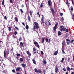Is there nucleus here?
<instances>
[{"instance_id": "1", "label": "nucleus", "mask_w": 74, "mask_h": 74, "mask_svg": "<svg viewBox=\"0 0 74 74\" xmlns=\"http://www.w3.org/2000/svg\"><path fill=\"white\" fill-rule=\"evenodd\" d=\"M33 25L34 26L33 29L34 30H36V29H38L40 28L39 24H38V23L37 22H34Z\"/></svg>"}, {"instance_id": "2", "label": "nucleus", "mask_w": 74, "mask_h": 74, "mask_svg": "<svg viewBox=\"0 0 74 74\" xmlns=\"http://www.w3.org/2000/svg\"><path fill=\"white\" fill-rule=\"evenodd\" d=\"M64 26L62 25L60 26V28H61L60 29V30L61 32H62V31H65L66 32H69V30L68 29H66V28H64Z\"/></svg>"}, {"instance_id": "3", "label": "nucleus", "mask_w": 74, "mask_h": 74, "mask_svg": "<svg viewBox=\"0 0 74 74\" xmlns=\"http://www.w3.org/2000/svg\"><path fill=\"white\" fill-rule=\"evenodd\" d=\"M58 22H57L55 24V26H54L53 27V32H56V27H58Z\"/></svg>"}, {"instance_id": "4", "label": "nucleus", "mask_w": 74, "mask_h": 74, "mask_svg": "<svg viewBox=\"0 0 74 74\" xmlns=\"http://www.w3.org/2000/svg\"><path fill=\"white\" fill-rule=\"evenodd\" d=\"M50 10L51 12L53 15H55V11L54 10V9L53 8H51Z\"/></svg>"}, {"instance_id": "5", "label": "nucleus", "mask_w": 74, "mask_h": 74, "mask_svg": "<svg viewBox=\"0 0 74 74\" xmlns=\"http://www.w3.org/2000/svg\"><path fill=\"white\" fill-rule=\"evenodd\" d=\"M58 69H59V68L58 67V66H56L55 68V71L56 72V73H58Z\"/></svg>"}, {"instance_id": "6", "label": "nucleus", "mask_w": 74, "mask_h": 74, "mask_svg": "<svg viewBox=\"0 0 74 74\" xmlns=\"http://www.w3.org/2000/svg\"><path fill=\"white\" fill-rule=\"evenodd\" d=\"M66 41L67 44L68 45H69V43H70V40L68 39H66Z\"/></svg>"}, {"instance_id": "7", "label": "nucleus", "mask_w": 74, "mask_h": 74, "mask_svg": "<svg viewBox=\"0 0 74 74\" xmlns=\"http://www.w3.org/2000/svg\"><path fill=\"white\" fill-rule=\"evenodd\" d=\"M42 16L41 21H42V23H45L44 22V15H42Z\"/></svg>"}, {"instance_id": "8", "label": "nucleus", "mask_w": 74, "mask_h": 74, "mask_svg": "<svg viewBox=\"0 0 74 74\" xmlns=\"http://www.w3.org/2000/svg\"><path fill=\"white\" fill-rule=\"evenodd\" d=\"M61 50L62 51V53H63V54H66V53L64 51V49L63 47H62V49H61Z\"/></svg>"}, {"instance_id": "9", "label": "nucleus", "mask_w": 74, "mask_h": 74, "mask_svg": "<svg viewBox=\"0 0 74 74\" xmlns=\"http://www.w3.org/2000/svg\"><path fill=\"white\" fill-rule=\"evenodd\" d=\"M51 0H49L48 1V4L50 6H51Z\"/></svg>"}, {"instance_id": "10", "label": "nucleus", "mask_w": 74, "mask_h": 74, "mask_svg": "<svg viewBox=\"0 0 74 74\" xmlns=\"http://www.w3.org/2000/svg\"><path fill=\"white\" fill-rule=\"evenodd\" d=\"M32 62L34 64H36V60H35V59L34 58L32 59Z\"/></svg>"}, {"instance_id": "11", "label": "nucleus", "mask_w": 74, "mask_h": 74, "mask_svg": "<svg viewBox=\"0 0 74 74\" xmlns=\"http://www.w3.org/2000/svg\"><path fill=\"white\" fill-rule=\"evenodd\" d=\"M58 50L56 51L55 52L54 54V55H55V56H56V55H58Z\"/></svg>"}, {"instance_id": "12", "label": "nucleus", "mask_w": 74, "mask_h": 74, "mask_svg": "<svg viewBox=\"0 0 74 74\" xmlns=\"http://www.w3.org/2000/svg\"><path fill=\"white\" fill-rule=\"evenodd\" d=\"M27 54H28V55H29V56H31L32 54H31V53H30V52H29V51H27Z\"/></svg>"}, {"instance_id": "13", "label": "nucleus", "mask_w": 74, "mask_h": 74, "mask_svg": "<svg viewBox=\"0 0 74 74\" xmlns=\"http://www.w3.org/2000/svg\"><path fill=\"white\" fill-rule=\"evenodd\" d=\"M58 36H61L62 35V32L60 31H58Z\"/></svg>"}, {"instance_id": "14", "label": "nucleus", "mask_w": 74, "mask_h": 74, "mask_svg": "<svg viewBox=\"0 0 74 74\" xmlns=\"http://www.w3.org/2000/svg\"><path fill=\"white\" fill-rule=\"evenodd\" d=\"M29 14L31 15V16H32V14H33V11L30 10L29 11Z\"/></svg>"}, {"instance_id": "15", "label": "nucleus", "mask_w": 74, "mask_h": 74, "mask_svg": "<svg viewBox=\"0 0 74 74\" xmlns=\"http://www.w3.org/2000/svg\"><path fill=\"white\" fill-rule=\"evenodd\" d=\"M43 62L44 64H47V61H46V60H43Z\"/></svg>"}, {"instance_id": "16", "label": "nucleus", "mask_w": 74, "mask_h": 74, "mask_svg": "<svg viewBox=\"0 0 74 74\" xmlns=\"http://www.w3.org/2000/svg\"><path fill=\"white\" fill-rule=\"evenodd\" d=\"M14 19L15 20V21L16 22H18V18L16 17L14 18Z\"/></svg>"}, {"instance_id": "17", "label": "nucleus", "mask_w": 74, "mask_h": 74, "mask_svg": "<svg viewBox=\"0 0 74 74\" xmlns=\"http://www.w3.org/2000/svg\"><path fill=\"white\" fill-rule=\"evenodd\" d=\"M21 67H18V68L16 69V71H19L20 70H21Z\"/></svg>"}, {"instance_id": "18", "label": "nucleus", "mask_w": 74, "mask_h": 74, "mask_svg": "<svg viewBox=\"0 0 74 74\" xmlns=\"http://www.w3.org/2000/svg\"><path fill=\"white\" fill-rule=\"evenodd\" d=\"M20 45L21 47H22L23 45V43L22 42H21L20 43Z\"/></svg>"}, {"instance_id": "19", "label": "nucleus", "mask_w": 74, "mask_h": 74, "mask_svg": "<svg viewBox=\"0 0 74 74\" xmlns=\"http://www.w3.org/2000/svg\"><path fill=\"white\" fill-rule=\"evenodd\" d=\"M66 69L67 71H70V70H71V69L69 67H67L66 68Z\"/></svg>"}, {"instance_id": "20", "label": "nucleus", "mask_w": 74, "mask_h": 74, "mask_svg": "<svg viewBox=\"0 0 74 74\" xmlns=\"http://www.w3.org/2000/svg\"><path fill=\"white\" fill-rule=\"evenodd\" d=\"M34 70L36 73H38V70L36 69H35Z\"/></svg>"}, {"instance_id": "21", "label": "nucleus", "mask_w": 74, "mask_h": 74, "mask_svg": "<svg viewBox=\"0 0 74 74\" xmlns=\"http://www.w3.org/2000/svg\"><path fill=\"white\" fill-rule=\"evenodd\" d=\"M35 46H36V47H37V48H40V45H39L38 43L36 45H35Z\"/></svg>"}, {"instance_id": "22", "label": "nucleus", "mask_w": 74, "mask_h": 74, "mask_svg": "<svg viewBox=\"0 0 74 74\" xmlns=\"http://www.w3.org/2000/svg\"><path fill=\"white\" fill-rule=\"evenodd\" d=\"M20 62H23V59L22 58H21L20 59Z\"/></svg>"}, {"instance_id": "23", "label": "nucleus", "mask_w": 74, "mask_h": 74, "mask_svg": "<svg viewBox=\"0 0 74 74\" xmlns=\"http://www.w3.org/2000/svg\"><path fill=\"white\" fill-rule=\"evenodd\" d=\"M62 44L63 45H66V43L65 42V41H64L62 42Z\"/></svg>"}, {"instance_id": "24", "label": "nucleus", "mask_w": 74, "mask_h": 74, "mask_svg": "<svg viewBox=\"0 0 74 74\" xmlns=\"http://www.w3.org/2000/svg\"><path fill=\"white\" fill-rule=\"evenodd\" d=\"M7 55H9L10 54V51H9V50H8V51H6Z\"/></svg>"}, {"instance_id": "25", "label": "nucleus", "mask_w": 74, "mask_h": 74, "mask_svg": "<svg viewBox=\"0 0 74 74\" xmlns=\"http://www.w3.org/2000/svg\"><path fill=\"white\" fill-rule=\"evenodd\" d=\"M17 34H18V32L16 31H15L14 32V35L15 36H16Z\"/></svg>"}, {"instance_id": "26", "label": "nucleus", "mask_w": 74, "mask_h": 74, "mask_svg": "<svg viewBox=\"0 0 74 74\" xmlns=\"http://www.w3.org/2000/svg\"><path fill=\"white\" fill-rule=\"evenodd\" d=\"M38 73H42V71L40 69H38Z\"/></svg>"}, {"instance_id": "27", "label": "nucleus", "mask_w": 74, "mask_h": 74, "mask_svg": "<svg viewBox=\"0 0 74 74\" xmlns=\"http://www.w3.org/2000/svg\"><path fill=\"white\" fill-rule=\"evenodd\" d=\"M22 40V37H21V36L19 38L18 40L19 41H21Z\"/></svg>"}, {"instance_id": "28", "label": "nucleus", "mask_w": 74, "mask_h": 74, "mask_svg": "<svg viewBox=\"0 0 74 74\" xmlns=\"http://www.w3.org/2000/svg\"><path fill=\"white\" fill-rule=\"evenodd\" d=\"M42 43H44V38H42Z\"/></svg>"}, {"instance_id": "29", "label": "nucleus", "mask_w": 74, "mask_h": 74, "mask_svg": "<svg viewBox=\"0 0 74 74\" xmlns=\"http://www.w3.org/2000/svg\"><path fill=\"white\" fill-rule=\"evenodd\" d=\"M21 66L25 68V65L24 64H22Z\"/></svg>"}, {"instance_id": "30", "label": "nucleus", "mask_w": 74, "mask_h": 74, "mask_svg": "<svg viewBox=\"0 0 74 74\" xmlns=\"http://www.w3.org/2000/svg\"><path fill=\"white\" fill-rule=\"evenodd\" d=\"M25 28L26 29H29V26L28 25H27L25 26Z\"/></svg>"}, {"instance_id": "31", "label": "nucleus", "mask_w": 74, "mask_h": 74, "mask_svg": "<svg viewBox=\"0 0 74 74\" xmlns=\"http://www.w3.org/2000/svg\"><path fill=\"white\" fill-rule=\"evenodd\" d=\"M64 58H62V60L61 61V62H63V61H64Z\"/></svg>"}, {"instance_id": "32", "label": "nucleus", "mask_w": 74, "mask_h": 74, "mask_svg": "<svg viewBox=\"0 0 74 74\" xmlns=\"http://www.w3.org/2000/svg\"><path fill=\"white\" fill-rule=\"evenodd\" d=\"M5 55H6V53H5V51H4V57H5V58H6V56H5Z\"/></svg>"}, {"instance_id": "33", "label": "nucleus", "mask_w": 74, "mask_h": 74, "mask_svg": "<svg viewBox=\"0 0 74 74\" xmlns=\"http://www.w3.org/2000/svg\"><path fill=\"white\" fill-rule=\"evenodd\" d=\"M28 21H30V16L28 15Z\"/></svg>"}, {"instance_id": "34", "label": "nucleus", "mask_w": 74, "mask_h": 74, "mask_svg": "<svg viewBox=\"0 0 74 74\" xmlns=\"http://www.w3.org/2000/svg\"><path fill=\"white\" fill-rule=\"evenodd\" d=\"M2 5H4V0H3L2 3Z\"/></svg>"}, {"instance_id": "35", "label": "nucleus", "mask_w": 74, "mask_h": 74, "mask_svg": "<svg viewBox=\"0 0 74 74\" xmlns=\"http://www.w3.org/2000/svg\"><path fill=\"white\" fill-rule=\"evenodd\" d=\"M34 45H37L38 44V42H35L34 43Z\"/></svg>"}, {"instance_id": "36", "label": "nucleus", "mask_w": 74, "mask_h": 74, "mask_svg": "<svg viewBox=\"0 0 74 74\" xmlns=\"http://www.w3.org/2000/svg\"><path fill=\"white\" fill-rule=\"evenodd\" d=\"M12 72L15 73V69H13L12 70Z\"/></svg>"}, {"instance_id": "37", "label": "nucleus", "mask_w": 74, "mask_h": 74, "mask_svg": "<svg viewBox=\"0 0 74 74\" xmlns=\"http://www.w3.org/2000/svg\"><path fill=\"white\" fill-rule=\"evenodd\" d=\"M62 70H63L64 71H67V70H66V68H63L62 69Z\"/></svg>"}, {"instance_id": "38", "label": "nucleus", "mask_w": 74, "mask_h": 74, "mask_svg": "<svg viewBox=\"0 0 74 74\" xmlns=\"http://www.w3.org/2000/svg\"><path fill=\"white\" fill-rule=\"evenodd\" d=\"M8 30L10 32L11 30V27H8Z\"/></svg>"}, {"instance_id": "39", "label": "nucleus", "mask_w": 74, "mask_h": 74, "mask_svg": "<svg viewBox=\"0 0 74 74\" xmlns=\"http://www.w3.org/2000/svg\"><path fill=\"white\" fill-rule=\"evenodd\" d=\"M20 10L21 11V13H23V11L22 10V9H20Z\"/></svg>"}, {"instance_id": "40", "label": "nucleus", "mask_w": 74, "mask_h": 74, "mask_svg": "<svg viewBox=\"0 0 74 74\" xmlns=\"http://www.w3.org/2000/svg\"><path fill=\"white\" fill-rule=\"evenodd\" d=\"M45 40H46V41L47 42H48V39L47 38H46Z\"/></svg>"}, {"instance_id": "41", "label": "nucleus", "mask_w": 74, "mask_h": 74, "mask_svg": "<svg viewBox=\"0 0 74 74\" xmlns=\"http://www.w3.org/2000/svg\"><path fill=\"white\" fill-rule=\"evenodd\" d=\"M37 15H39V16L40 18V13H39V12H38L37 13Z\"/></svg>"}, {"instance_id": "42", "label": "nucleus", "mask_w": 74, "mask_h": 74, "mask_svg": "<svg viewBox=\"0 0 74 74\" xmlns=\"http://www.w3.org/2000/svg\"><path fill=\"white\" fill-rule=\"evenodd\" d=\"M16 55L17 56H21V54L18 53L16 54Z\"/></svg>"}, {"instance_id": "43", "label": "nucleus", "mask_w": 74, "mask_h": 74, "mask_svg": "<svg viewBox=\"0 0 74 74\" xmlns=\"http://www.w3.org/2000/svg\"><path fill=\"white\" fill-rule=\"evenodd\" d=\"M33 51H36V48H35V47H34L33 48Z\"/></svg>"}, {"instance_id": "44", "label": "nucleus", "mask_w": 74, "mask_h": 74, "mask_svg": "<svg viewBox=\"0 0 74 74\" xmlns=\"http://www.w3.org/2000/svg\"><path fill=\"white\" fill-rule=\"evenodd\" d=\"M40 7L41 8H42V7H43V5H42V3H41L40 5Z\"/></svg>"}, {"instance_id": "45", "label": "nucleus", "mask_w": 74, "mask_h": 74, "mask_svg": "<svg viewBox=\"0 0 74 74\" xmlns=\"http://www.w3.org/2000/svg\"><path fill=\"white\" fill-rule=\"evenodd\" d=\"M15 29H16V30H19V29L18 28V27H15Z\"/></svg>"}, {"instance_id": "46", "label": "nucleus", "mask_w": 74, "mask_h": 74, "mask_svg": "<svg viewBox=\"0 0 74 74\" xmlns=\"http://www.w3.org/2000/svg\"><path fill=\"white\" fill-rule=\"evenodd\" d=\"M65 37L66 38H67V37H68V34H66V35L65 36Z\"/></svg>"}, {"instance_id": "47", "label": "nucleus", "mask_w": 74, "mask_h": 74, "mask_svg": "<svg viewBox=\"0 0 74 74\" xmlns=\"http://www.w3.org/2000/svg\"><path fill=\"white\" fill-rule=\"evenodd\" d=\"M4 19H5V20H7V16H5L4 17Z\"/></svg>"}, {"instance_id": "48", "label": "nucleus", "mask_w": 74, "mask_h": 74, "mask_svg": "<svg viewBox=\"0 0 74 74\" xmlns=\"http://www.w3.org/2000/svg\"><path fill=\"white\" fill-rule=\"evenodd\" d=\"M41 53L42 55H44V53L43 52V51H41Z\"/></svg>"}, {"instance_id": "49", "label": "nucleus", "mask_w": 74, "mask_h": 74, "mask_svg": "<svg viewBox=\"0 0 74 74\" xmlns=\"http://www.w3.org/2000/svg\"><path fill=\"white\" fill-rule=\"evenodd\" d=\"M68 62H69L70 60V58H68Z\"/></svg>"}, {"instance_id": "50", "label": "nucleus", "mask_w": 74, "mask_h": 74, "mask_svg": "<svg viewBox=\"0 0 74 74\" xmlns=\"http://www.w3.org/2000/svg\"><path fill=\"white\" fill-rule=\"evenodd\" d=\"M21 57H23V54H22V52H21Z\"/></svg>"}, {"instance_id": "51", "label": "nucleus", "mask_w": 74, "mask_h": 74, "mask_svg": "<svg viewBox=\"0 0 74 74\" xmlns=\"http://www.w3.org/2000/svg\"><path fill=\"white\" fill-rule=\"evenodd\" d=\"M72 3V4H74V2L73 1V0H71Z\"/></svg>"}, {"instance_id": "52", "label": "nucleus", "mask_w": 74, "mask_h": 74, "mask_svg": "<svg viewBox=\"0 0 74 74\" xmlns=\"http://www.w3.org/2000/svg\"><path fill=\"white\" fill-rule=\"evenodd\" d=\"M63 13H60V16H63Z\"/></svg>"}, {"instance_id": "53", "label": "nucleus", "mask_w": 74, "mask_h": 74, "mask_svg": "<svg viewBox=\"0 0 74 74\" xmlns=\"http://www.w3.org/2000/svg\"><path fill=\"white\" fill-rule=\"evenodd\" d=\"M74 40H71V43H73V42H74Z\"/></svg>"}, {"instance_id": "54", "label": "nucleus", "mask_w": 74, "mask_h": 74, "mask_svg": "<svg viewBox=\"0 0 74 74\" xmlns=\"http://www.w3.org/2000/svg\"><path fill=\"white\" fill-rule=\"evenodd\" d=\"M71 11H73V8H71Z\"/></svg>"}, {"instance_id": "55", "label": "nucleus", "mask_w": 74, "mask_h": 74, "mask_svg": "<svg viewBox=\"0 0 74 74\" xmlns=\"http://www.w3.org/2000/svg\"><path fill=\"white\" fill-rule=\"evenodd\" d=\"M61 20L62 21H64V18H63V17H62V18H61Z\"/></svg>"}, {"instance_id": "56", "label": "nucleus", "mask_w": 74, "mask_h": 74, "mask_svg": "<svg viewBox=\"0 0 74 74\" xmlns=\"http://www.w3.org/2000/svg\"><path fill=\"white\" fill-rule=\"evenodd\" d=\"M68 3H69V2L68 1H67L66 2V4H68Z\"/></svg>"}, {"instance_id": "57", "label": "nucleus", "mask_w": 74, "mask_h": 74, "mask_svg": "<svg viewBox=\"0 0 74 74\" xmlns=\"http://www.w3.org/2000/svg\"><path fill=\"white\" fill-rule=\"evenodd\" d=\"M13 37L14 38H16V37L14 36V35H13Z\"/></svg>"}, {"instance_id": "58", "label": "nucleus", "mask_w": 74, "mask_h": 74, "mask_svg": "<svg viewBox=\"0 0 74 74\" xmlns=\"http://www.w3.org/2000/svg\"><path fill=\"white\" fill-rule=\"evenodd\" d=\"M10 3H12V2H13L12 1V0H10Z\"/></svg>"}, {"instance_id": "59", "label": "nucleus", "mask_w": 74, "mask_h": 74, "mask_svg": "<svg viewBox=\"0 0 74 74\" xmlns=\"http://www.w3.org/2000/svg\"><path fill=\"white\" fill-rule=\"evenodd\" d=\"M22 23L23 25V26H25V23Z\"/></svg>"}, {"instance_id": "60", "label": "nucleus", "mask_w": 74, "mask_h": 74, "mask_svg": "<svg viewBox=\"0 0 74 74\" xmlns=\"http://www.w3.org/2000/svg\"><path fill=\"white\" fill-rule=\"evenodd\" d=\"M51 41V39H49V41L48 42H50V41Z\"/></svg>"}, {"instance_id": "61", "label": "nucleus", "mask_w": 74, "mask_h": 74, "mask_svg": "<svg viewBox=\"0 0 74 74\" xmlns=\"http://www.w3.org/2000/svg\"><path fill=\"white\" fill-rule=\"evenodd\" d=\"M11 51H13L14 50V48L13 47H12V49H11Z\"/></svg>"}, {"instance_id": "62", "label": "nucleus", "mask_w": 74, "mask_h": 74, "mask_svg": "<svg viewBox=\"0 0 74 74\" xmlns=\"http://www.w3.org/2000/svg\"><path fill=\"white\" fill-rule=\"evenodd\" d=\"M36 52H37L36 51H34V54H35V53H36Z\"/></svg>"}, {"instance_id": "63", "label": "nucleus", "mask_w": 74, "mask_h": 74, "mask_svg": "<svg viewBox=\"0 0 74 74\" xmlns=\"http://www.w3.org/2000/svg\"><path fill=\"white\" fill-rule=\"evenodd\" d=\"M43 72H44V73H45V72H46V71H45V70H43Z\"/></svg>"}, {"instance_id": "64", "label": "nucleus", "mask_w": 74, "mask_h": 74, "mask_svg": "<svg viewBox=\"0 0 74 74\" xmlns=\"http://www.w3.org/2000/svg\"><path fill=\"white\" fill-rule=\"evenodd\" d=\"M49 25H51V24L50 23V22H49Z\"/></svg>"}]
</instances>
